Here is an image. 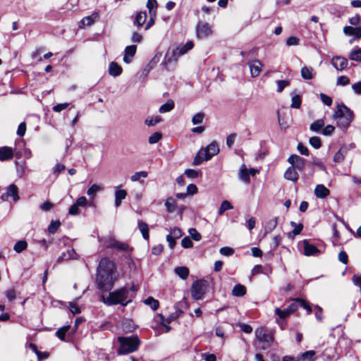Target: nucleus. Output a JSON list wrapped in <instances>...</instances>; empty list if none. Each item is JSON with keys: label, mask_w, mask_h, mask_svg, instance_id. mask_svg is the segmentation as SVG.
I'll use <instances>...</instances> for the list:
<instances>
[{"label": "nucleus", "mask_w": 361, "mask_h": 361, "mask_svg": "<svg viewBox=\"0 0 361 361\" xmlns=\"http://www.w3.org/2000/svg\"><path fill=\"white\" fill-rule=\"evenodd\" d=\"M301 76L305 80H311L312 76V68L304 66L301 68Z\"/></svg>", "instance_id": "42"}, {"label": "nucleus", "mask_w": 361, "mask_h": 361, "mask_svg": "<svg viewBox=\"0 0 361 361\" xmlns=\"http://www.w3.org/2000/svg\"><path fill=\"white\" fill-rule=\"evenodd\" d=\"M256 338L261 343H264L266 346H263V349L270 347L274 341V337L271 334H268L267 330L263 327L257 328L255 330Z\"/></svg>", "instance_id": "8"}, {"label": "nucleus", "mask_w": 361, "mask_h": 361, "mask_svg": "<svg viewBox=\"0 0 361 361\" xmlns=\"http://www.w3.org/2000/svg\"><path fill=\"white\" fill-rule=\"evenodd\" d=\"M234 250L229 247H223L220 249L219 252L224 256H231L234 253Z\"/></svg>", "instance_id": "61"}, {"label": "nucleus", "mask_w": 361, "mask_h": 361, "mask_svg": "<svg viewBox=\"0 0 361 361\" xmlns=\"http://www.w3.org/2000/svg\"><path fill=\"white\" fill-rule=\"evenodd\" d=\"M288 161L291 166L300 173H304V169L307 163V160L297 154H291Z\"/></svg>", "instance_id": "9"}, {"label": "nucleus", "mask_w": 361, "mask_h": 361, "mask_svg": "<svg viewBox=\"0 0 361 361\" xmlns=\"http://www.w3.org/2000/svg\"><path fill=\"white\" fill-rule=\"evenodd\" d=\"M77 256L78 255L73 248L68 250L66 252H63L61 254V255L56 259V263L60 264L63 261L76 259Z\"/></svg>", "instance_id": "17"}, {"label": "nucleus", "mask_w": 361, "mask_h": 361, "mask_svg": "<svg viewBox=\"0 0 361 361\" xmlns=\"http://www.w3.org/2000/svg\"><path fill=\"white\" fill-rule=\"evenodd\" d=\"M219 152V145L216 141L211 142L207 145L204 150V159L205 161L210 160L214 155Z\"/></svg>", "instance_id": "11"}, {"label": "nucleus", "mask_w": 361, "mask_h": 361, "mask_svg": "<svg viewBox=\"0 0 361 361\" xmlns=\"http://www.w3.org/2000/svg\"><path fill=\"white\" fill-rule=\"evenodd\" d=\"M284 178L286 180H291L294 183H296L299 179V175L297 172V170L295 168H293L292 166H290L285 171Z\"/></svg>", "instance_id": "19"}, {"label": "nucleus", "mask_w": 361, "mask_h": 361, "mask_svg": "<svg viewBox=\"0 0 361 361\" xmlns=\"http://www.w3.org/2000/svg\"><path fill=\"white\" fill-rule=\"evenodd\" d=\"M350 59L357 62H361V48L353 49L349 56Z\"/></svg>", "instance_id": "38"}, {"label": "nucleus", "mask_w": 361, "mask_h": 361, "mask_svg": "<svg viewBox=\"0 0 361 361\" xmlns=\"http://www.w3.org/2000/svg\"><path fill=\"white\" fill-rule=\"evenodd\" d=\"M278 224V217H274L267 221L264 230L265 234L271 233L274 231Z\"/></svg>", "instance_id": "31"}, {"label": "nucleus", "mask_w": 361, "mask_h": 361, "mask_svg": "<svg viewBox=\"0 0 361 361\" xmlns=\"http://www.w3.org/2000/svg\"><path fill=\"white\" fill-rule=\"evenodd\" d=\"M13 157V152L11 147L4 146L0 147V161H5Z\"/></svg>", "instance_id": "18"}, {"label": "nucleus", "mask_w": 361, "mask_h": 361, "mask_svg": "<svg viewBox=\"0 0 361 361\" xmlns=\"http://www.w3.org/2000/svg\"><path fill=\"white\" fill-rule=\"evenodd\" d=\"M324 126V119H318L311 123L310 126V130L313 132H319Z\"/></svg>", "instance_id": "33"}, {"label": "nucleus", "mask_w": 361, "mask_h": 361, "mask_svg": "<svg viewBox=\"0 0 361 361\" xmlns=\"http://www.w3.org/2000/svg\"><path fill=\"white\" fill-rule=\"evenodd\" d=\"M198 37H206L212 33V30L207 23H199L196 27Z\"/></svg>", "instance_id": "14"}, {"label": "nucleus", "mask_w": 361, "mask_h": 361, "mask_svg": "<svg viewBox=\"0 0 361 361\" xmlns=\"http://www.w3.org/2000/svg\"><path fill=\"white\" fill-rule=\"evenodd\" d=\"M9 197H12L13 200L15 202L20 198L18 195V188L15 184L9 185L6 188V191L1 196V199L3 201H8Z\"/></svg>", "instance_id": "10"}, {"label": "nucleus", "mask_w": 361, "mask_h": 361, "mask_svg": "<svg viewBox=\"0 0 361 361\" xmlns=\"http://www.w3.org/2000/svg\"><path fill=\"white\" fill-rule=\"evenodd\" d=\"M119 347L116 352L118 355H127L136 351L140 345V340L137 335L130 336H118Z\"/></svg>", "instance_id": "4"}, {"label": "nucleus", "mask_w": 361, "mask_h": 361, "mask_svg": "<svg viewBox=\"0 0 361 361\" xmlns=\"http://www.w3.org/2000/svg\"><path fill=\"white\" fill-rule=\"evenodd\" d=\"M330 194V190L322 184H319L315 187L314 195L317 198H326Z\"/></svg>", "instance_id": "20"}, {"label": "nucleus", "mask_w": 361, "mask_h": 361, "mask_svg": "<svg viewBox=\"0 0 361 361\" xmlns=\"http://www.w3.org/2000/svg\"><path fill=\"white\" fill-rule=\"evenodd\" d=\"M301 103H302V99H301L300 95L295 94L292 97L291 104H290L291 108L300 109L301 106Z\"/></svg>", "instance_id": "46"}, {"label": "nucleus", "mask_w": 361, "mask_h": 361, "mask_svg": "<svg viewBox=\"0 0 361 361\" xmlns=\"http://www.w3.org/2000/svg\"><path fill=\"white\" fill-rule=\"evenodd\" d=\"M297 149L302 155L308 156L310 154L308 148L301 142L298 143Z\"/></svg>", "instance_id": "63"}, {"label": "nucleus", "mask_w": 361, "mask_h": 361, "mask_svg": "<svg viewBox=\"0 0 361 361\" xmlns=\"http://www.w3.org/2000/svg\"><path fill=\"white\" fill-rule=\"evenodd\" d=\"M315 351L314 350H307L304 353H302L300 356L299 357L300 360H307L309 361H314V357L315 356Z\"/></svg>", "instance_id": "44"}, {"label": "nucleus", "mask_w": 361, "mask_h": 361, "mask_svg": "<svg viewBox=\"0 0 361 361\" xmlns=\"http://www.w3.org/2000/svg\"><path fill=\"white\" fill-rule=\"evenodd\" d=\"M102 190V188L100 185H98L97 184H93L92 186H90L87 191V194L90 197H94L95 194L98 192Z\"/></svg>", "instance_id": "50"}, {"label": "nucleus", "mask_w": 361, "mask_h": 361, "mask_svg": "<svg viewBox=\"0 0 361 361\" xmlns=\"http://www.w3.org/2000/svg\"><path fill=\"white\" fill-rule=\"evenodd\" d=\"M181 246L183 248H191L193 246V243L190 237L185 236L181 240Z\"/></svg>", "instance_id": "58"}, {"label": "nucleus", "mask_w": 361, "mask_h": 361, "mask_svg": "<svg viewBox=\"0 0 361 361\" xmlns=\"http://www.w3.org/2000/svg\"><path fill=\"white\" fill-rule=\"evenodd\" d=\"M194 47L192 41L187 42L184 45H180L176 48L169 49L164 56V63H171L173 61H177L178 58L186 54Z\"/></svg>", "instance_id": "5"}, {"label": "nucleus", "mask_w": 361, "mask_h": 361, "mask_svg": "<svg viewBox=\"0 0 361 361\" xmlns=\"http://www.w3.org/2000/svg\"><path fill=\"white\" fill-rule=\"evenodd\" d=\"M161 116H157L154 118H147L145 120V123L147 126H153L155 124L159 123V122H161Z\"/></svg>", "instance_id": "57"}, {"label": "nucleus", "mask_w": 361, "mask_h": 361, "mask_svg": "<svg viewBox=\"0 0 361 361\" xmlns=\"http://www.w3.org/2000/svg\"><path fill=\"white\" fill-rule=\"evenodd\" d=\"M128 296V290L126 287H123L109 292L108 296L102 295L101 300L107 306L121 305L123 307H126L132 302V300L129 299Z\"/></svg>", "instance_id": "2"}, {"label": "nucleus", "mask_w": 361, "mask_h": 361, "mask_svg": "<svg viewBox=\"0 0 361 361\" xmlns=\"http://www.w3.org/2000/svg\"><path fill=\"white\" fill-rule=\"evenodd\" d=\"M274 312H275V314L277 316H279V317L280 319H284L290 315V314L288 311L287 308H286L284 310H281L280 308L276 307L275 309Z\"/></svg>", "instance_id": "49"}, {"label": "nucleus", "mask_w": 361, "mask_h": 361, "mask_svg": "<svg viewBox=\"0 0 361 361\" xmlns=\"http://www.w3.org/2000/svg\"><path fill=\"white\" fill-rule=\"evenodd\" d=\"M209 283L204 279L195 281L191 286V295L195 300H202L207 292Z\"/></svg>", "instance_id": "6"}, {"label": "nucleus", "mask_w": 361, "mask_h": 361, "mask_svg": "<svg viewBox=\"0 0 361 361\" xmlns=\"http://www.w3.org/2000/svg\"><path fill=\"white\" fill-rule=\"evenodd\" d=\"M147 176H148V173L147 171H142L135 173L130 177V180L133 182H135V181L139 180L140 178H147Z\"/></svg>", "instance_id": "53"}, {"label": "nucleus", "mask_w": 361, "mask_h": 361, "mask_svg": "<svg viewBox=\"0 0 361 361\" xmlns=\"http://www.w3.org/2000/svg\"><path fill=\"white\" fill-rule=\"evenodd\" d=\"M137 46L135 44L127 46L124 50L123 61L126 63H130L132 61V58L135 55Z\"/></svg>", "instance_id": "16"}, {"label": "nucleus", "mask_w": 361, "mask_h": 361, "mask_svg": "<svg viewBox=\"0 0 361 361\" xmlns=\"http://www.w3.org/2000/svg\"><path fill=\"white\" fill-rule=\"evenodd\" d=\"M144 302L145 305L150 306L153 310H157L159 307V302L152 296L147 298Z\"/></svg>", "instance_id": "37"}, {"label": "nucleus", "mask_w": 361, "mask_h": 361, "mask_svg": "<svg viewBox=\"0 0 361 361\" xmlns=\"http://www.w3.org/2000/svg\"><path fill=\"white\" fill-rule=\"evenodd\" d=\"M137 228L142 233V238L148 240L149 238V226L141 219L137 220Z\"/></svg>", "instance_id": "23"}, {"label": "nucleus", "mask_w": 361, "mask_h": 361, "mask_svg": "<svg viewBox=\"0 0 361 361\" xmlns=\"http://www.w3.org/2000/svg\"><path fill=\"white\" fill-rule=\"evenodd\" d=\"M343 32L346 35L354 36V38L350 40V43H353V42L356 39L361 38V27H353L352 26L346 25L343 27Z\"/></svg>", "instance_id": "13"}, {"label": "nucleus", "mask_w": 361, "mask_h": 361, "mask_svg": "<svg viewBox=\"0 0 361 361\" xmlns=\"http://www.w3.org/2000/svg\"><path fill=\"white\" fill-rule=\"evenodd\" d=\"M99 17L97 13H94L91 16H86L83 18L81 20V23L84 25L90 26L93 24L95 21L96 18Z\"/></svg>", "instance_id": "34"}, {"label": "nucleus", "mask_w": 361, "mask_h": 361, "mask_svg": "<svg viewBox=\"0 0 361 361\" xmlns=\"http://www.w3.org/2000/svg\"><path fill=\"white\" fill-rule=\"evenodd\" d=\"M164 205L166 208V211L169 213H172L175 211L176 202L173 197H169L165 201Z\"/></svg>", "instance_id": "36"}, {"label": "nucleus", "mask_w": 361, "mask_h": 361, "mask_svg": "<svg viewBox=\"0 0 361 361\" xmlns=\"http://www.w3.org/2000/svg\"><path fill=\"white\" fill-rule=\"evenodd\" d=\"M147 20V13L145 11H139L136 13V15L133 20V25L138 27L142 26Z\"/></svg>", "instance_id": "22"}, {"label": "nucleus", "mask_w": 361, "mask_h": 361, "mask_svg": "<svg viewBox=\"0 0 361 361\" xmlns=\"http://www.w3.org/2000/svg\"><path fill=\"white\" fill-rule=\"evenodd\" d=\"M61 226V222L59 220L54 221L52 220L48 226V231L51 234H54L56 233L58 229Z\"/></svg>", "instance_id": "45"}, {"label": "nucleus", "mask_w": 361, "mask_h": 361, "mask_svg": "<svg viewBox=\"0 0 361 361\" xmlns=\"http://www.w3.org/2000/svg\"><path fill=\"white\" fill-rule=\"evenodd\" d=\"M103 244L106 248L118 251L130 252L133 250L128 243L118 241L112 237L104 238L103 239Z\"/></svg>", "instance_id": "7"}, {"label": "nucleus", "mask_w": 361, "mask_h": 361, "mask_svg": "<svg viewBox=\"0 0 361 361\" xmlns=\"http://www.w3.org/2000/svg\"><path fill=\"white\" fill-rule=\"evenodd\" d=\"M174 272L181 279L185 280L189 275L190 271L187 267L181 266L176 267Z\"/></svg>", "instance_id": "27"}, {"label": "nucleus", "mask_w": 361, "mask_h": 361, "mask_svg": "<svg viewBox=\"0 0 361 361\" xmlns=\"http://www.w3.org/2000/svg\"><path fill=\"white\" fill-rule=\"evenodd\" d=\"M188 233L190 235L191 238L195 241H199L202 239L201 234L195 228H190L188 230Z\"/></svg>", "instance_id": "54"}, {"label": "nucleus", "mask_w": 361, "mask_h": 361, "mask_svg": "<svg viewBox=\"0 0 361 361\" xmlns=\"http://www.w3.org/2000/svg\"><path fill=\"white\" fill-rule=\"evenodd\" d=\"M127 196V192L124 189H117L115 190V207H118L121 206L122 200L126 199Z\"/></svg>", "instance_id": "24"}, {"label": "nucleus", "mask_w": 361, "mask_h": 361, "mask_svg": "<svg viewBox=\"0 0 361 361\" xmlns=\"http://www.w3.org/2000/svg\"><path fill=\"white\" fill-rule=\"evenodd\" d=\"M333 118L336 120L337 126L343 131H346L353 121L354 114L344 104H338L336 106V110L333 114Z\"/></svg>", "instance_id": "3"}, {"label": "nucleus", "mask_w": 361, "mask_h": 361, "mask_svg": "<svg viewBox=\"0 0 361 361\" xmlns=\"http://www.w3.org/2000/svg\"><path fill=\"white\" fill-rule=\"evenodd\" d=\"M205 114L203 112H198L195 114L192 118V123L193 125L201 124L203 122Z\"/></svg>", "instance_id": "47"}, {"label": "nucleus", "mask_w": 361, "mask_h": 361, "mask_svg": "<svg viewBox=\"0 0 361 361\" xmlns=\"http://www.w3.org/2000/svg\"><path fill=\"white\" fill-rule=\"evenodd\" d=\"M250 74L252 78L257 77L261 72L262 63L259 60H254L249 63Z\"/></svg>", "instance_id": "21"}, {"label": "nucleus", "mask_w": 361, "mask_h": 361, "mask_svg": "<svg viewBox=\"0 0 361 361\" xmlns=\"http://www.w3.org/2000/svg\"><path fill=\"white\" fill-rule=\"evenodd\" d=\"M27 247V243L25 240H18L16 243L13 247V250L17 253H20L23 250H26Z\"/></svg>", "instance_id": "40"}, {"label": "nucleus", "mask_w": 361, "mask_h": 361, "mask_svg": "<svg viewBox=\"0 0 361 361\" xmlns=\"http://www.w3.org/2000/svg\"><path fill=\"white\" fill-rule=\"evenodd\" d=\"M184 174L189 178L195 179L202 176V172L195 169H188L185 171Z\"/></svg>", "instance_id": "41"}, {"label": "nucleus", "mask_w": 361, "mask_h": 361, "mask_svg": "<svg viewBox=\"0 0 361 361\" xmlns=\"http://www.w3.org/2000/svg\"><path fill=\"white\" fill-rule=\"evenodd\" d=\"M319 97H320L322 102L325 105L330 106L332 104V99L331 97H329L324 93H321L319 94Z\"/></svg>", "instance_id": "62"}, {"label": "nucleus", "mask_w": 361, "mask_h": 361, "mask_svg": "<svg viewBox=\"0 0 361 361\" xmlns=\"http://www.w3.org/2000/svg\"><path fill=\"white\" fill-rule=\"evenodd\" d=\"M183 232L180 228L178 227H174L170 229V233L169 235H171L172 238L175 239H178L183 235Z\"/></svg>", "instance_id": "52"}, {"label": "nucleus", "mask_w": 361, "mask_h": 361, "mask_svg": "<svg viewBox=\"0 0 361 361\" xmlns=\"http://www.w3.org/2000/svg\"><path fill=\"white\" fill-rule=\"evenodd\" d=\"M296 300L299 302L300 307L305 309L308 314H310L312 312L310 305L303 299L296 298Z\"/></svg>", "instance_id": "56"}, {"label": "nucleus", "mask_w": 361, "mask_h": 361, "mask_svg": "<svg viewBox=\"0 0 361 361\" xmlns=\"http://www.w3.org/2000/svg\"><path fill=\"white\" fill-rule=\"evenodd\" d=\"M346 152L347 149L345 147H341V149L335 154L334 161L336 163L342 162L345 159V154Z\"/></svg>", "instance_id": "32"}, {"label": "nucleus", "mask_w": 361, "mask_h": 361, "mask_svg": "<svg viewBox=\"0 0 361 361\" xmlns=\"http://www.w3.org/2000/svg\"><path fill=\"white\" fill-rule=\"evenodd\" d=\"M276 83L278 92H281L286 87L290 85V81L286 80H277Z\"/></svg>", "instance_id": "55"}, {"label": "nucleus", "mask_w": 361, "mask_h": 361, "mask_svg": "<svg viewBox=\"0 0 361 361\" xmlns=\"http://www.w3.org/2000/svg\"><path fill=\"white\" fill-rule=\"evenodd\" d=\"M121 329L126 333H130L135 329V325L133 320L125 319L121 322Z\"/></svg>", "instance_id": "26"}, {"label": "nucleus", "mask_w": 361, "mask_h": 361, "mask_svg": "<svg viewBox=\"0 0 361 361\" xmlns=\"http://www.w3.org/2000/svg\"><path fill=\"white\" fill-rule=\"evenodd\" d=\"M157 6V0H147V8L149 10V16H156Z\"/></svg>", "instance_id": "35"}, {"label": "nucleus", "mask_w": 361, "mask_h": 361, "mask_svg": "<svg viewBox=\"0 0 361 361\" xmlns=\"http://www.w3.org/2000/svg\"><path fill=\"white\" fill-rule=\"evenodd\" d=\"M299 306V302H298L295 298L293 300V302L290 305H289L286 308L289 313L291 314L298 309Z\"/></svg>", "instance_id": "60"}, {"label": "nucleus", "mask_w": 361, "mask_h": 361, "mask_svg": "<svg viewBox=\"0 0 361 361\" xmlns=\"http://www.w3.org/2000/svg\"><path fill=\"white\" fill-rule=\"evenodd\" d=\"M309 143L314 149H319L322 147V140L317 136L311 137L309 139Z\"/></svg>", "instance_id": "48"}, {"label": "nucleus", "mask_w": 361, "mask_h": 361, "mask_svg": "<svg viewBox=\"0 0 361 361\" xmlns=\"http://www.w3.org/2000/svg\"><path fill=\"white\" fill-rule=\"evenodd\" d=\"M233 209V206L228 200H224L218 210V214L222 215L226 211Z\"/></svg>", "instance_id": "43"}, {"label": "nucleus", "mask_w": 361, "mask_h": 361, "mask_svg": "<svg viewBox=\"0 0 361 361\" xmlns=\"http://www.w3.org/2000/svg\"><path fill=\"white\" fill-rule=\"evenodd\" d=\"M239 178L243 180L245 183H250V177L248 172V169L246 168L245 164H243L240 169Z\"/></svg>", "instance_id": "28"}, {"label": "nucleus", "mask_w": 361, "mask_h": 361, "mask_svg": "<svg viewBox=\"0 0 361 361\" xmlns=\"http://www.w3.org/2000/svg\"><path fill=\"white\" fill-rule=\"evenodd\" d=\"M26 132V123L25 122H22L19 124L17 130V135L20 137H23L25 135Z\"/></svg>", "instance_id": "64"}, {"label": "nucleus", "mask_w": 361, "mask_h": 361, "mask_svg": "<svg viewBox=\"0 0 361 361\" xmlns=\"http://www.w3.org/2000/svg\"><path fill=\"white\" fill-rule=\"evenodd\" d=\"M302 243L304 245L303 254L305 256H316L321 253V251L315 245L310 244L308 240H303Z\"/></svg>", "instance_id": "12"}, {"label": "nucleus", "mask_w": 361, "mask_h": 361, "mask_svg": "<svg viewBox=\"0 0 361 361\" xmlns=\"http://www.w3.org/2000/svg\"><path fill=\"white\" fill-rule=\"evenodd\" d=\"M331 63L336 70L342 71L347 68L348 60L342 56H334Z\"/></svg>", "instance_id": "15"}, {"label": "nucleus", "mask_w": 361, "mask_h": 361, "mask_svg": "<svg viewBox=\"0 0 361 361\" xmlns=\"http://www.w3.org/2000/svg\"><path fill=\"white\" fill-rule=\"evenodd\" d=\"M350 83V79L345 75L339 76L337 78L336 85L341 86H345Z\"/></svg>", "instance_id": "59"}, {"label": "nucleus", "mask_w": 361, "mask_h": 361, "mask_svg": "<svg viewBox=\"0 0 361 361\" xmlns=\"http://www.w3.org/2000/svg\"><path fill=\"white\" fill-rule=\"evenodd\" d=\"M162 138V134L159 132H156L152 134L148 139L149 144L157 143Z\"/></svg>", "instance_id": "51"}, {"label": "nucleus", "mask_w": 361, "mask_h": 361, "mask_svg": "<svg viewBox=\"0 0 361 361\" xmlns=\"http://www.w3.org/2000/svg\"><path fill=\"white\" fill-rule=\"evenodd\" d=\"M71 326L70 325H65L61 327H60L56 331V336L60 339L62 341H66V333L70 330Z\"/></svg>", "instance_id": "29"}, {"label": "nucleus", "mask_w": 361, "mask_h": 361, "mask_svg": "<svg viewBox=\"0 0 361 361\" xmlns=\"http://www.w3.org/2000/svg\"><path fill=\"white\" fill-rule=\"evenodd\" d=\"M116 265L108 257L102 258L97 268L96 283L97 288L104 292L110 291L114 286L116 277Z\"/></svg>", "instance_id": "1"}, {"label": "nucleus", "mask_w": 361, "mask_h": 361, "mask_svg": "<svg viewBox=\"0 0 361 361\" xmlns=\"http://www.w3.org/2000/svg\"><path fill=\"white\" fill-rule=\"evenodd\" d=\"M109 73L114 77L118 76L122 73V68L117 63L112 61L109 63Z\"/></svg>", "instance_id": "25"}, {"label": "nucleus", "mask_w": 361, "mask_h": 361, "mask_svg": "<svg viewBox=\"0 0 361 361\" xmlns=\"http://www.w3.org/2000/svg\"><path fill=\"white\" fill-rule=\"evenodd\" d=\"M232 294L236 297H243L246 294V288L240 283L234 286Z\"/></svg>", "instance_id": "30"}, {"label": "nucleus", "mask_w": 361, "mask_h": 361, "mask_svg": "<svg viewBox=\"0 0 361 361\" xmlns=\"http://www.w3.org/2000/svg\"><path fill=\"white\" fill-rule=\"evenodd\" d=\"M175 104L172 100H169L166 103L162 104L159 109L161 114L166 113L174 109Z\"/></svg>", "instance_id": "39"}]
</instances>
